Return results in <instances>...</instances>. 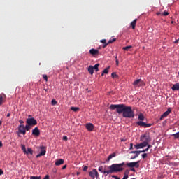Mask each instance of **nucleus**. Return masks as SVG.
<instances>
[{
  "instance_id": "obj_1",
  "label": "nucleus",
  "mask_w": 179,
  "mask_h": 179,
  "mask_svg": "<svg viewBox=\"0 0 179 179\" xmlns=\"http://www.w3.org/2000/svg\"><path fill=\"white\" fill-rule=\"evenodd\" d=\"M110 110L116 109V112L119 114H122V117L124 118H134L135 113L132 110L131 106H127L125 104H117V105H110L109 106Z\"/></svg>"
},
{
  "instance_id": "obj_2",
  "label": "nucleus",
  "mask_w": 179,
  "mask_h": 179,
  "mask_svg": "<svg viewBox=\"0 0 179 179\" xmlns=\"http://www.w3.org/2000/svg\"><path fill=\"white\" fill-rule=\"evenodd\" d=\"M125 165L124 162L120 164H113L110 165V168L113 171V172H120L124 170L123 166Z\"/></svg>"
},
{
  "instance_id": "obj_3",
  "label": "nucleus",
  "mask_w": 179,
  "mask_h": 179,
  "mask_svg": "<svg viewBox=\"0 0 179 179\" xmlns=\"http://www.w3.org/2000/svg\"><path fill=\"white\" fill-rule=\"evenodd\" d=\"M140 141L145 143L148 145V143L152 141V138H150V135H148V134H145L140 136Z\"/></svg>"
},
{
  "instance_id": "obj_4",
  "label": "nucleus",
  "mask_w": 179,
  "mask_h": 179,
  "mask_svg": "<svg viewBox=\"0 0 179 179\" xmlns=\"http://www.w3.org/2000/svg\"><path fill=\"white\" fill-rule=\"evenodd\" d=\"M134 87H143L145 85V83L141 79H137L132 83Z\"/></svg>"
},
{
  "instance_id": "obj_5",
  "label": "nucleus",
  "mask_w": 179,
  "mask_h": 179,
  "mask_svg": "<svg viewBox=\"0 0 179 179\" xmlns=\"http://www.w3.org/2000/svg\"><path fill=\"white\" fill-rule=\"evenodd\" d=\"M26 122L27 124L30 125L31 127H33L37 124V121L34 117L28 118Z\"/></svg>"
},
{
  "instance_id": "obj_6",
  "label": "nucleus",
  "mask_w": 179,
  "mask_h": 179,
  "mask_svg": "<svg viewBox=\"0 0 179 179\" xmlns=\"http://www.w3.org/2000/svg\"><path fill=\"white\" fill-rule=\"evenodd\" d=\"M139 163H140V161H137V162L127 163L126 165L128 167H131V168H134V167L138 168L139 167V164H138Z\"/></svg>"
},
{
  "instance_id": "obj_7",
  "label": "nucleus",
  "mask_w": 179,
  "mask_h": 179,
  "mask_svg": "<svg viewBox=\"0 0 179 179\" xmlns=\"http://www.w3.org/2000/svg\"><path fill=\"white\" fill-rule=\"evenodd\" d=\"M89 174H90V176H91L93 179H94L95 176L96 178L99 176L96 169H94V170H92V171H90Z\"/></svg>"
},
{
  "instance_id": "obj_8",
  "label": "nucleus",
  "mask_w": 179,
  "mask_h": 179,
  "mask_svg": "<svg viewBox=\"0 0 179 179\" xmlns=\"http://www.w3.org/2000/svg\"><path fill=\"white\" fill-rule=\"evenodd\" d=\"M18 132L20 134H23V135L26 134L25 126L24 124L19 125V127H18Z\"/></svg>"
},
{
  "instance_id": "obj_9",
  "label": "nucleus",
  "mask_w": 179,
  "mask_h": 179,
  "mask_svg": "<svg viewBox=\"0 0 179 179\" xmlns=\"http://www.w3.org/2000/svg\"><path fill=\"white\" fill-rule=\"evenodd\" d=\"M41 151V153L36 155V157L38 158L41 156H44L46 154V148L43 145L40 147Z\"/></svg>"
},
{
  "instance_id": "obj_10",
  "label": "nucleus",
  "mask_w": 179,
  "mask_h": 179,
  "mask_svg": "<svg viewBox=\"0 0 179 179\" xmlns=\"http://www.w3.org/2000/svg\"><path fill=\"white\" fill-rule=\"evenodd\" d=\"M172 110L171 108H169L166 112H164L162 115H161L159 120H162L164 117H166L171 113Z\"/></svg>"
},
{
  "instance_id": "obj_11",
  "label": "nucleus",
  "mask_w": 179,
  "mask_h": 179,
  "mask_svg": "<svg viewBox=\"0 0 179 179\" xmlns=\"http://www.w3.org/2000/svg\"><path fill=\"white\" fill-rule=\"evenodd\" d=\"M136 124L141 127H143L144 128H148L152 126V124H146L145 122H143L142 121L137 122Z\"/></svg>"
},
{
  "instance_id": "obj_12",
  "label": "nucleus",
  "mask_w": 179,
  "mask_h": 179,
  "mask_svg": "<svg viewBox=\"0 0 179 179\" xmlns=\"http://www.w3.org/2000/svg\"><path fill=\"white\" fill-rule=\"evenodd\" d=\"M148 145L146 143H144V142H142L141 143H138L137 145H134V148L136 149V150H138V149H141V148H143L145 147H146Z\"/></svg>"
},
{
  "instance_id": "obj_13",
  "label": "nucleus",
  "mask_w": 179,
  "mask_h": 179,
  "mask_svg": "<svg viewBox=\"0 0 179 179\" xmlns=\"http://www.w3.org/2000/svg\"><path fill=\"white\" fill-rule=\"evenodd\" d=\"M90 53L91 54V55L96 57L99 55V51L98 50L92 48L90 50Z\"/></svg>"
},
{
  "instance_id": "obj_14",
  "label": "nucleus",
  "mask_w": 179,
  "mask_h": 179,
  "mask_svg": "<svg viewBox=\"0 0 179 179\" xmlns=\"http://www.w3.org/2000/svg\"><path fill=\"white\" fill-rule=\"evenodd\" d=\"M41 132L38 127H36L32 131V134L36 136H38L40 135Z\"/></svg>"
},
{
  "instance_id": "obj_15",
  "label": "nucleus",
  "mask_w": 179,
  "mask_h": 179,
  "mask_svg": "<svg viewBox=\"0 0 179 179\" xmlns=\"http://www.w3.org/2000/svg\"><path fill=\"white\" fill-rule=\"evenodd\" d=\"M85 127H86L87 129H88V131H93V129H94V125H93L92 124H91V123L87 124L85 125Z\"/></svg>"
},
{
  "instance_id": "obj_16",
  "label": "nucleus",
  "mask_w": 179,
  "mask_h": 179,
  "mask_svg": "<svg viewBox=\"0 0 179 179\" xmlns=\"http://www.w3.org/2000/svg\"><path fill=\"white\" fill-rule=\"evenodd\" d=\"M130 154H135L134 156H133L130 158L131 159H134L137 158L139 156V152L131 151Z\"/></svg>"
},
{
  "instance_id": "obj_17",
  "label": "nucleus",
  "mask_w": 179,
  "mask_h": 179,
  "mask_svg": "<svg viewBox=\"0 0 179 179\" xmlns=\"http://www.w3.org/2000/svg\"><path fill=\"white\" fill-rule=\"evenodd\" d=\"M64 163V160L62 159H57L55 162L56 166H60Z\"/></svg>"
},
{
  "instance_id": "obj_18",
  "label": "nucleus",
  "mask_w": 179,
  "mask_h": 179,
  "mask_svg": "<svg viewBox=\"0 0 179 179\" xmlns=\"http://www.w3.org/2000/svg\"><path fill=\"white\" fill-rule=\"evenodd\" d=\"M171 90L173 91L179 90V83H176L175 85H173L171 87Z\"/></svg>"
},
{
  "instance_id": "obj_19",
  "label": "nucleus",
  "mask_w": 179,
  "mask_h": 179,
  "mask_svg": "<svg viewBox=\"0 0 179 179\" xmlns=\"http://www.w3.org/2000/svg\"><path fill=\"white\" fill-rule=\"evenodd\" d=\"M137 22V19H135L134 21H132L130 24L131 29H136V25Z\"/></svg>"
},
{
  "instance_id": "obj_20",
  "label": "nucleus",
  "mask_w": 179,
  "mask_h": 179,
  "mask_svg": "<svg viewBox=\"0 0 179 179\" xmlns=\"http://www.w3.org/2000/svg\"><path fill=\"white\" fill-rule=\"evenodd\" d=\"M114 173V171H113L111 166H109V170L103 171L104 174H109V173Z\"/></svg>"
},
{
  "instance_id": "obj_21",
  "label": "nucleus",
  "mask_w": 179,
  "mask_h": 179,
  "mask_svg": "<svg viewBox=\"0 0 179 179\" xmlns=\"http://www.w3.org/2000/svg\"><path fill=\"white\" fill-rule=\"evenodd\" d=\"M94 72V69L93 66H90L88 67V73H90V74H91V75H93Z\"/></svg>"
},
{
  "instance_id": "obj_22",
  "label": "nucleus",
  "mask_w": 179,
  "mask_h": 179,
  "mask_svg": "<svg viewBox=\"0 0 179 179\" xmlns=\"http://www.w3.org/2000/svg\"><path fill=\"white\" fill-rule=\"evenodd\" d=\"M116 156H117V154L115 152H113V153L109 155V156H108V162H109L112 158H113Z\"/></svg>"
},
{
  "instance_id": "obj_23",
  "label": "nucleus",
  "mask_w": 179,
  "mask_h": 179,
  "mask_svg": "<svg viewBox=\"0 0 179 179\" xmlns=\"http://www.w3.org/2000/svg\"><path fill=\"white\" fill-rule=\"evenodd\" d=\"M138 119L139 120H142V121L145 120V116H144V115H143V113H140V114L138 115Z\"/></svg>"
},
{
  "instance_id": "obj_24",
  "label": "nucleus",
  "mask_w": 179,
  "mask_h": 179,
  "mask_svg": "<svg viewBox=\"0 0 179 179\" xmlns=\"http://www.w3.org/2000/svg\"><path fill=\"white\" fill-rule=\"evenodd\" d=\"M101 43H103V46L102 48H106L108 46V43H106V40L103 39L101 41Z\"/></svg>"
},
{
  "instance_id": "obj_25",
  "label": "nucleus",
  "mask_w": 179,
  "mask_h": 179,
  "mask_svg": "<svg viewBox=\"0 0 179 179\" xmlns=\"http://www.w3.org/2000/svg\"><path fill=\"white\" fill-rule=\"evenodd\" d=\"M33 152H33L32 149L30 148H29L27 149V152H25L24 154H27V155H28V154L33 155Z\"/></svg>"
},
{
  "instance_id": "obj_26",
  "label": "nucleus",
  "mask_w": 179,
  "mask_h": 179,
  "mask_svg": "<svg viewBox=\"0 0 179 179\" xmlns=\"http://www.w3.org/2000/svg\"><path fill=\"white\" fill-rule=\"evenodd\" d=\"M175 139H179V132L172 134Z\"/></svg>"
},
{
  "instance_id": "obj_27",
  "label": "nucleus",
  "mask_w": 179,
  "mask_h": 179,
  "mask_svg": "<svg viewBox=\"0 0 179 179\" xmlns=\"http://www.w3.org/2000/svg\"><path fill=\"white\" fill-rule=\"evenodd\" d=\"M31 127L32 126H30V125H29V124H27L26 126H24V128H25V131H29L31 129Z\"/></svg>"
},
{
  "instance_id": "obj_28",
  "label": "nucleus",
  "mask_w": 179,
  "mask_h": 179,
  "mask_svg": "<svg viewBox=\"0 0 179 179\" xmlns=\"http://www.w3.org/2000/svg\"><path fill=\"white\" fill-rule=\"evenodd\" d=\"M99 64H95V66H93L94 70H95V71L98 72L99 71Z\"/></svg>"
},
{
  "instance_id": "obj_29",
  "label": "nucleus",
  "mask_w": 179,
  "mask_h": 179,
  "mask_svg": "<svg viewBox=\"0 0 179 179\" xmlns=\"http://www.w3.org/2000/svg\"><path fill=\"white\" fill-rule=\"evenodd\" d=\"M130 48H132V46L131 45H129V46H127V47H124L122 48V50H125V51H129V50Z\"/></svg>"
},
{
  "instance_id": "obj_30",
  "label": "nucleus",
  "mask_w": 179,
  "mask_h": 179,
  "mask_svg": "<svg viewBox=\"0 0 179 179\" xmlns=\"http://www.w3.org/2000/svg\"><path fill=\"white\" fill-rule=\"evenodd\" d=\"M22 147V150L24 152V153L25 154V152H27V150H26V147L24 145L22 144L21 145Z\"/></svg>"
},
{
  "instance_id": "obj_31",
  "label": "nucleus",
  "mask_w": 179,
  "mask_h": 179,
  "mask_svg": "<svg viewBox=\"0 0 179 179\" xmlns=\"http://www.w3.org/2000/svg\"><path fill=\"white\" fill-rule=\"evenodd\" d=\"M71 110L74 112H77L79 110V108L78 107H71Z\"/></svg>"
},
{
  "instance_id": "obj_32",
  "label": "nucleus",
  "mask_w": 179,
  "mask_h": 179,
  "mask_svg": "<svg viewBox=\"0 0 179 179\" xmlns=\"http://www.w3.org/2000/svg\"><path fill=\"white\" fill-rule=\"evenodd\" d=\"M109 69L110 67H108L105 69H103V71H102L104 74H108V71H109Z\"/></svg>"
},
{
  "instance_id": "obj_33",
  "label": "nucleus",
  "mask_w": 179,
  "mask_h": 179,
  "mask_svg": "<svg viewBox=\"0 0 179 179\" xmlns=\"http://www.w3.org/2000/svg\"><path fill=\"white\" fill-rule=\"evenodd\" d=\"M116 41V38L110 39L109 41H108V45L111 44Z\"/></svg>"
},
{
  "instance_id": "obj_34",
  "label": "nucleus",
  "mask_w": 179,
  "mask_h": 179,
  "mask_svg": "<svg viewBox=\"0 0 179 179\" xmlns=\"http://www.w3.org/2000/svg\"><path fill=\"white\" fill-rule=\"evenodd\" d=\"M30 179H41V176H31Z\"/></svg>"
},
{
  "instance_id": "obj_35",
  "label": "nucleus",
  "mask_w": 179,
  "mask_h": 179,
  "mask_svg": "<svg viewBox=\"0 0 179 179\" xmlns=\"http://www.w3.org/2000/svg\"><path fill=\"white\" fill-rule=\"evenodd\" d=\"M3 98L2 96H0V106L3 104Z\"/></svg>"
},
{
  "instance_id": "obj_36",
  "label": "nucleus",
  "mask_w": 179,
  "mask_h": 179,
  "mask_svg": "<svg viewBox=\"0 0 179 179\" xmlns=\"http://www.w3.org/2000/svg\"><path fill=\"white\" fill-rule=\"evenodd\" d=\"M87 169H88V166H83V171H87Z\"/></svg>"
},
{
  "instance_id": "obj_37",
  "label": "nucleus",
  "mask_w": 179,
  "mask_h": 179,
  "mask_svg": "<svg viewBox=\"0 0 179 179\" xmlns=\"http://www.w3.org/2000/svg\"><path fill=\"white\" fill-rule=\"evenodd\" d=\"M118 76L116 74V73H112V78H117Z\"/></svg>"
},
{
  "instance_id": "obj_38",
  "label": "nucleus",
  "mask_w": 179,
  "mask_h": 179,
  "mask_svg": "<svg viewBox=\"0 0 179 179\" xmlns=\"http://www.w3.org/2000/svg\"><path fill=\"white\" fill-rule=\"evenodd\" d=\"M103 166H99V167L98 168V171H101V172H102V173L104 172V171H103Z\"/></svg>"
},
{
  "instance_id": "obj_39",
  "label": "nucleus",
  "mask_w": 179,
  "mask_h": 179,
  "mask_svg": "<svg viewBox=\"0 0 179 179\" xmlns=\"http://www.w3.org/2000/svg\"><path fill=\"white\" fill-rule=\"evenodd\" d=\"M129 170L127 169L124 173V175H126V176H129Z\"/></svg>"
},
{
  "instance_id": "obj_40",
  "label": "nucleus",
  "mask_w": 179,
  "mask_h": 179,
  "mask_svg": "<svg viewBox=\"0 0 179 179\" xmlns=\"http://www.w3.org/2000/svg\"><path fill=\"white\" fill-rule=\"evenodd\" d=\"M57 103V102L56 100L53 99V100L52 101V104L53 106L56 105Z\"/></svg>"
},
{
  "instance_id": "obj_41",
  "label": "nucleus",
  "mask_w": 179,
  "mask_h": 179,
  "mask_svg": "<svg viewBox=\"0 0 179 179\" xmlns=\"http://www.w3.org/2000/svg\"><path fill=\"white\" fill-rule=\"evenodd\" d=\"M141 156H142V158L145 159V158H146L148 157V154L147 153H144Z\"/></svg>"
},
{
  "instance_id": "obj_42",
  "label": "nucleus",
  "mask_w": 179,
  "mask_h": 179,
  "mask_svg": "<svg viewBox=\"0 0 179 179\" xmlns=\"http://www.w3.org/2000/svg\"><path fill=\"white\" fill-rule=\"evenodd\" d=\"M43 77L45 80V81L48 82V76L47 75H43Z\"/></svg>"
},
{
  "instance_id": "obj_43",
  "label": "nucleus",
  "mask_w": 179,
  "mask_h": 179,
  "mask_svg": "<svg viewBox=\"0 0 179 179\" xmlns=\"http://www.w3.org/2000/svg\"><path fill=\"white\" fill-rule=\"evenodd\" d=\"M128 178H129V175L124 174L122 179H128Z\"/></svg>"
},
{
  "instance_id": "obj_44",
  "label": "nucleus",
  "mask_w": 179,
  "mask_h": 179,
  "mask_svg": "<svg viewBox=\"0 0 179 179\" xmlns=\"http://www.w3.org/2000/svg\"><path fill=\"white\" fill-rule=\"evenodd\" d=\"M134 144L133 143H130V147L129 148V150H132L134 148Z\"/></svg>"
},
{
  "instance_id": "obj_45",
  "label": "nucleus",
  "mask_w": 179,
  "mask_h": 179,
  "mask_svg": "<svg viewBox=\"0 0 179 179\" xmlns=\"http://www.w3.org/2000/svg\"><path fill=\"white\" fill-rule=\"evenodd\" d=\"M112 178H115V179H120L119 177H117V176H112Z\"/></svg>"
},
{
  "instance_id": "obj_46",
  "label": "nucleus",
  "mask_w": 179,
  "mask_h": 179,
  "mask_svg": "<svg viewBox=\"0 0 179 179\" xmlns=\"http://www.w3.org/2000/svg\"><path fill=\"white\" fill-rule=\"evenodd\" d=\"M163 15L164 16H167V15H169V13L168 12H164Z\"/></svg>"
},
{
  "instance_id": "obj_47",
  "label": "nucleus",
  "mask_w": 179,
  "mask_h": 179,
  "mask_svg": "<svg viewBox=\"0 0 179 179\" xmlns=\"http://www.w3.org/2000/svg\"><path fill=\"white\" fill-rule=\"evenodd\" d=\"M147 146V148L150 149L152 147V145H150L148 143V145H146Z\"/></svg>"
},
{
  "instance_id": "obj_48",
  "label": "nucleus",
  "mask_w": 179,
  "mask_h": 179,
  "mask_svg": "<svg viewBox=\"0 0 179 179\" xmlns=\"http://www.w3.org/2000/svg\"><path fill=\"white\" fill-rule=\"evenodd\" d=\"M44 179H50L49 175H46L45 177L44 178Z\"/></svg>"
},
{
  "instance_id": "obj_49",
  "label": "nucleus",
  "mask_w": 179,
  "mask_h": 179,
  "mask_svg": "<svg viewBox=\"0 0 179 179\" xmlns=\"http://www.w3.org/2000/svg\"><path fill=\"white\" fill-rule=\"evenodd\" d=\"M148 150H149V149L147 148H145V149L143 150H142V152H145L148 151Z\"/></svg>"
},
{
  "instance_id": "obj_50",
  "label": "nucleus",
  "mask_w": 179,
  "mask_h": 179,
  "mask_svg": "<svg viewBox=\"0 0 179 179\" xmlns=\"http://www.w3.org/2000/svg\"><path fill=\"white\" fill-rule=\"evenodd\" d=\"M130 170H131V171H134V172L136 171V169H135L134 167H131V169H130Z\"/></svg>"
},
{
  "instance_id": "obj_51",
  "label": "nucleus",
  "mask_w": 179,
  "mask_h": 179,
  "mask_svg": "<svg viewBox=\"0 0 179 179\" xmlns=\"http://www.w3.org/2000/svg\"><path fill=\"white\" fill-rule=\"evenodd\" d=\"M63 139H64V141H67V140H68V138H67V136H64V137H63Z\"/></svg>"
},
{
  "instance_id": "obj_52",
  "label": "nucleus",
  "mask_w": 179,
  "mask_h": 179,
  "mask_svg": "<svg viewBox=\"0 0 179 179\" xmlns=\"http://www.w3.org/2000/svg\"><path fill=\"white\" fill-rule=\"evenodd\" d=\"M3 173V171L2 169H0V175H2Z\"/></svg>"
},
{
  "instance_id": "obj_53",
  "label": "nucleus",
  "mask_w": 179,
  "mask_h": 179,
  "mask_svg": "<svg viewBox=\"0 0 179 179\" xmlns=\"http://www.w3.org/2000/svg\"><path fill=\"white\" fill-rule=\"evenodd\" d=\"M179 43V39H177V40L174 42L175 44H177V43Z\"/></svg>"
},
{
  "instance_id": "obj_54",
  "label": "nucleus",
  "mask_w": 179,
  "mask_h": 179,
  "mask_svg": "<svg viewBox=\"0 0 179 179\" xmlns=\"http://www.w3.org/2000/svg\"><path fill=\"white\" fill-rule=\"evenodd\" d=\"M136 152H138V155H140L142 152H143V150H138V151H136Z\"/></svg>"
},
{
  "instance_id": "obj_55",
  "label": "nucleus",
  "mask_w": 179,
  "mask_h": 179,
  "mask_svg": "<svg viewBox=\"0 0 179 179\" xmlns=\"http://www.w3.org/2000/svg\"><path fill=\"white\" fill-rule=\"evenodd\" d=\"M19 122L22 124H24V121L23 120H20V121H19Z\"/></svg>"
},
{
  "instance_id": "obj_56",
  "label": "nucleus",
  "mask_w": 179,
  "mask_h": 179,
  "mask_svg": "<svg viewBox=\"0 0 179 179\" xmlns=\"http://www.w3.org/2000/svg\"><path fill=\"white\" fill-rule=\"evenodd\" d=\"M116 65H119V61L117 59H116Z\"/></svg>"
},
{
  "instance_id": "obj_57",
  "label": "nucleus",
  "mask_w": 179,
  "mask_h": 179,
  "mask_svg": "<svg viewBox=\"0 0 179 179\" xmlns=\"http://www.w3.org/2000/svg\"><path fill=\"white\" fill-rule=\"evenodd\" d=\"M66 167H67V166H66V165H64V166L62 167V169H65Z\"/></svg>"
},
{
  "instance_id": "obj_58",
  "label": "nucleus",
  "mask_w": 179,
  "mask_h": 179,
  "mask_svg": "<svg viewBox=\"0 0 179 179\" xmlns=\"http://www.w3.org/2000/svg\"><path fill=\"white\" fill-rule=\"evenodd\" d=\"M57 170L56 169H53L54 173H57Z\"/></svg>"
},
{
  "instance_id": "obj_59",
  "label": "nucleus",
  "mask_w": 179,
  "mask_h": 179,
  "mask_svg": "<svg viewBox=\"0 0 179 179\" xmlns=\"http://www.w3.org/2000/svg\"><path fill=\"white\" fill-rule=\"evenodd\" d=\"M3 146V143H2V142L1 141L0 142V148H1Z\"/></svg>"
},
{
  "instance_id": "obj_60",
  "label": "nucleus",
  "mask_w": 179,
  "mask_h": 179,
  "mask_svg": "<svg viewBox=\"0 0 179 179\" xmlns=\"http://www.w3.org/2000/svg\"><path fill=\"white\" fill-rule=\"evenodd\" d=\"M10 116V113H8L7 114V117H9Z\"/></svg>"
},
{
  "instance_id": "obj_61",
  "label": "nucleus",
  "mask_w": 179,
  "mask_h": 179,
  "mask_svg": "<svg viewBox=\"0 0 179 179\" xmlns=\"http://www.w3.org/2000/svg\"><path fill=\"white\" fill-rule=\"evenodd\" d=\"M1 124H2V121H0V126L1 125Z\"/></svg>"
},
{
  "instance_id": "obj_62",
  "label": "nucleus",
  "mask_w": 179,
  "mask_h": 179,
  "mask_svg": "<svg viewBox=\"0 0 179 179\" xmlns=\"http://www.w3.org/2000/svg\"><path fill=\"white\" fill-rule=\"evenodd\" d=\"M101 76H104V73H103V72H102V74H101Z\"/></svg>"
},
{
  "instance_id": "obj_63",
  "label": "nucleus",
  "mask_w": 179,
  "mask_h": 179,
  "mask_svg": "<svg viewBox=\"0 0 179 179\" xmlns=\"http://www.w3.org/2000/svg\"><path fill=\"white\" fill-rule=\"evenodd\" d=\"M122 141H125V140H124V139H122Z\"/></svg>"
},
{
  "instance_id": "obj_64",
  "label": "nucleus",
  "mask_w": 179,
  "mask_h": 179,
  "mask_svg": "<svg viewBox=\"0 0 179 179\" xmlns=\"http://www.w3.org/2000/svg\"><path fill=\"white\" fill-rule=\"evenodd\" d=\"M131 179H136V178H131Z\"/></svg>"
}]
</instances>
